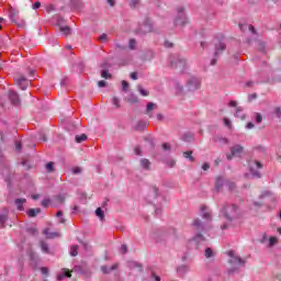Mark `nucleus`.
Wrapping results in <instances>:
<instances>
[{"label": "nucleus", "instance_id": "obj_35", "mask_svg": "<svg viewBox=\"0 0 281 281\" xmlns=\"http://www.w3.org/2000/svg\"><path fill=\"white\" fill-rule=\"evenodd\" d=\"M128 48L132 50L137 49V41L135 38H131L128 42Z\"/></svg>", "mask_w": 281, "mask_h": 281}, {"label": "nucleus", "instance_id": "obj_3", "mask_svg": "<svg viewBox=\"0 0 281 281\" xmlns=\"http://www.w3.org/2000/svg\"><path fill=\"white\" fill-rule=\"evenodd\" d=\"M169 65L172 69H179L180 72L186 71V58L177 53L169 56Z\"/></svg>", "mask_w": 281, "mask_h": 281}, {"label": "nucleus", "instance_id": "obj_4", "mask_svg": "<svg viewBox=\"0 0 281 281\" xmlns=\"http://www.w3.org/2000/svg\"><path fill=\"white\" fill-rule=\"evenodd\" d=\"M153 30V20H150V18H146L143 23L138 24L137 29L135 30V34H137V36H146V34H150Z\"/></svg>", "mask_w": 281, "mask_h": 281}, {"label": "nucleus", "instance_id": "obj_23", "mask_svg": "<svg viewBox=\"0 0 281 281\" xmlns=\"http://www.w3.org/2000/svg\"><path fill=\"white\" fill-rule=\"evenodd\" d=\"M213 140L216 144H220V146H226V144H229V140L223 136H214Z\"/></svg>", "mask_w": 281, "mask_h": 281}, {"label": "nucleus", "instance_id": "obj_30", "mask_svg": "<svg viewBox=\"0 0 281 281\" xmlns=\"http://www.w3.org/2000/svg\"><path fill=\"white\" fill-rule=\"evenodd\" d=\"M225 184V180L222 177H218L215 182L216 192H221V188Z\"/></svg>", "mask_w": 281, "mask_h": 281}, {"label": "nucleus", "instance_id": "obj_27", "mask_svg": "<svg viewBox=\"0 0 281 281\" xmlns=\"http://www.w3.org/2000/svg\"><path fill=\"white\" fill-rule=\"evenodd\" d=\"M139 164H140V168H143V170H150V160H148L147 158H142L139 160Z\"/></svg>", "mask_w": 281, "mask_h": 281}, {"label": "nucleus", "instance_id": "obj_1", "mask_svg": "<svg viewBox=\"0 0 281 281\" xmlns=\"http://www.w3.org/2000/svg\"><path fill=\"white\" fill-rule=\"evenodd\" d=\"M201 216L206 222H202L201 220L195 218L192 223V226L198 232H207V229H210V223H212V212H210L207 206L205 205L201 206Z\"/></svg>", "mask_w": 281, "mask_h": 281}, {"label": "nucleus", "instance_id": "obj_14", "mask_svg": "<svg viewBox=\"0 0 281 281\" xmlns=\"http://www.w3.org/2000/svg\"><path fill=\"white\" fill-rule=\"evenodd\" d=\"M15 85H18V87L22 89V91H25V89H27V86L30 85V81L25 77H20L15 79Z\"/></svg>", "mask_w": 281, "mask_h": 281}, {"label": "nucleus", "instance_id": "obj_53", "mask_svg": "<svg viewBox=\"0 0 281 281\" xmlns=\"http://www.w3.org/2000/svg\"><path fill=\"white\" fill-rule=\"evenodd\" d=\"M276 243H278V238L277 237H270L269 238V247H273V245H276Z\"/></svg>", "mask_w": 281, "mask_h": 281}, {"label": "nucleus", "instance_id": "obj_13", "mask_svg": "<svg viewBox=\"0 0 281 281\" xmlns=\"http://www.w3.org/2000/svg\"><path fill=\"white\" fill-rule=\"evenodd\" d=\"M8 214H10V210H8V207H4L2 210V214H0V227L2 229L5 228V222L10 218Z\"/></svg>", "mask_w": 281, "mask_h": 281}, {"label": "nucleus", "instance_id": "obj_26", "mask_svg": "<svg viewBox=\"0 0 281 281\" xmlns=\"http://www.w3.org/2000/svg\"><path fill=\"white\" fill-rule=\"evenodd\" d=\"M65 278H71V272H69V270H67V269H63V272L57 274L58 281H63V280H65Z\"/></svg>", "mask_w": 281, "mask_h": 281}, {"label": "nucleus", "instance_id": "obj_60", "mask_svg": "<svg viewBox=\"0 0 281 281\" xmlns=\"http://www.w3.org/2000/svg\"><path fill=\"white\" fill-rule=\"evenodd\" d=\"M106 38H108V35H106L105 33H103V34H101V35L99 36V41H100L101 43H104V41H106Z\"/></svg>", "mask_w": 281, "mask_h": 281}, {"label": "nucleus", "instance_id": "obj_47", "mask_svg": "<svg viewBox=\"0 0 281 281\" xmlns=\"http://www.w3.org/2000/svg\"><path fill=\"white\" fill-rule=\"evenodd\" d=\"M112 104L116 108L120 109V99L117 97H113L112 99Z\"/></svg>", "mask_w": 281, "mask_h": 281}, {"label": "nucleus", "instance_id": "obj_36", "mask_svg": "<svg viewBox=\"0 0 281 281\" xmlns=\"http://www.w3.org/2000/svg\"><path fill=\"white\" fill-rule=\"evenodd\" d=\"M75 139H76L77 144H82V142H87V136H86V134L77 135L75 137Z\"/></svg>", "mask_w": 281, "mask_h": 281}, {"label": "nucleus", "instance_id": "obj_45", "mask_svg": "<svg viewBox=\"0 0 281 281\" xmlns=\"http://www.w3.org/2000/svg\"><path fill=\"white\" fill-rule=\"evenodd\" d=\"M183 157H184L186 159H189V160H191V161H194V157H192V151H184V153H183Z\"/></svg>", "mask_w": 281, "mask_h": 281}, {"label": "nucleus", "instance_id": "obj_28", "mask_svg": "<svg viewBox=\"0 0 281 281\" xmlns=\"http://www.w3.org/2000/svg\"><path fill=\"white\" fill-rule=\"evenodd\" d=\"M147 125L148 123L146 121H138L135 125V131H138V132L146 131Z\"/></svg>", "mask_w": 281, "mask_h": 281}, {"label": "nucleus", "instance_id": "obj_55", "mask_svg": "<svg viewBox=\"0 0 281 281\" xmlns=\"http://www.w3.org/2000/svg\"><path fill=\"white\" fill-rule=\"evenodd\" d=\"M80 172H82V168H80V167L72 168V173L74 175H80Z\"/></svg>", "mask_w": 281, "mask_h": 281}, {"label": "nucleus", "instance_id": "obj_17", "mask_svg": "<svg viewBox=\"0 0 281 281\" xmlns=\"http://www.w3.org/2000/svg\"><path fill=\"white\" fill-rule=\"evenodd\" d=\"M70 8L72 10H76L77 12H80V10H82V8H83L82 0L70 1Z\"/></svg>", "mask_w": 281, "mask_h": 281}, {"label": "nucleus", "instance_id": "obj_48", "mask_svg": "<svg viewBox=\"0 0 281 281\" xmlns=\"http://www.w3.org/2000/svg\"><path fill=\"white\" fill-rule=\"evenodd\" d=\"M49 203H52V200H49V198H45V199L42 201V206H43V207H49Z\"/></svg>", "mask_w": 281, "mask_h": 281}, {"label": "nucleus", "instance_id": "obj_52", "mask_svg": "<svg viewBox=\"0 0 281 281\" xmlns=\"http://www.w3.org/2000/svg\"><path fill=\"white\" fill-rule=\"evenodd\" d=\"M46 170L47 172H54V162L46 164Z\"/></svg>", "mask_w": 281, "mask_h": 281}, {"label": "nucleus", "instance_id": "obj_38", "mask_svg": "<svg viewBox=\"0 0 281 281\" xmlns=\"http://www.w3.org/2000/svg\"><path fill=\"white\" fill-rule=\"evenodd\" d=\"M95 216H98L101 221H104V211H102V209L98 207L95 210Z\"/></svg>", "mask_w": 281, "mask_h": 281}, {"label": "nucleus", "instance_id": "obj_11", "mask_svg": "<svg viewBox=\"0 0 281 281\" xmlns=\"http://www.w3.org/2000/svg\"><path fill=\"white\" fill-rule=\"evenodd\" d=\"M160 193H159V188L157 187H151L149 194L147 195V201L148 203H157V199H159Z\"/></svg>", "mask_w": 281, "mask_h": 281}, {"label": "nucleus", "instance_id": "obj_44", "mask_svg": "<svg viewBox=\"0 0 281 281\" xmlns=\"http://www.w3.org/2000/svg\"><path fill=\"white\" fill-rule=\"evenodd\" d=\"M182 140L183 142H192V134H190V133L183 134Z\"/></svg>", "mask_w": 281, "mask_h": 281}, {"label": "nucleus", "instance_id": "obj_50", "mask_svg": "<svg viewBox=\"0 0 281 281\" xmlns=\"http://www.w3.org/2000/svg\"><path fill=\"white\" fill-rule=\"evenodd\" d=\"M130 7L131 8H139V0H131Z\"/></svg>", "mask_w": 281, "mask_h": 281}, {"label": "nucleus", "instance_id": "obj_41", "mask_svg": "<svg viewBox=\"0 0 281 281\" xmlns=\"http://www.w3.org/2000/svg\"><path fill=\"white\" fill-rule=\"evenodd\" d=\"M70 256H72V257L78 256V245L70 247Z\"/></svg>", "mask_w": 281, "mask_h": 281}, {"label": "nucleus", "instance_id": "obj_64", "mask_svg": "<svg viewBox=\"0 0 281 281\" xmlns=\"http://www.w3.org/2000/svg\"><path fill=\"white\" fill-rule=\"evenodd\" d=\"M274 113L278 117H281V109L280 108H276L274 109Z\"/></svg>", "mask_w": 281, "mask_h": 281}, {"label": "nucleus", "instance_id": "obj_57", "mask_svg": "<svg viewBox=\"0 0 281 281\" xmlns=\"http://www.w3.org/2000/svg\"><path fill=\"white\" fill-rule=\"evenodd\" d=\"M224 124H225V126H227V128H232V121H229V119L225 117Z\"/></svg>", "mask_w": 281, "mask_h": 281}, {"label": "nucleus", "instance_id": "obj_10", "mask_svg": "<svg viewBox=\"0 0 281 281\" xmlns=\"http://www.w3.org/2000/svg\"><path fill=\"white\" fill-rule=\"evenodd\" d=\"M226 48L227 46L223 42L215 44V52H214L215 58L211 60L212 66L216 65V61H217L216 58H218V56H221V54H223V52H225Z\"/></svg>", "mask_w": 281, "mask_h": 281}, {"label": "nucleus", "instance_id": "obj_61", "mask_svg": "<svg viewBox=\"0 0 281 281\" xmlns=\"http://www.w3.org/2000/svg\"><path fill=\"white\" fill-rule=\"evenodd\" d=\"M98 87H100V88L106 87V81L100 80V81L98 82Z\"/></svg>", "mask_w": 281, "mask_h": 281}, {"label": "nucleus", "instance_id": "obj_31", "mask_svg": "<svg viewBox=\"0 0 281 281\" xmlns=\"http://www.w3.org/2000/svg\"><path fill=\"white\" fill-rule=\"evenodd\" d=\"M239 29L241 32H245V30L248 29L251 34H256V29L254 27V25L239 24Z\"/></svg>", "mask_w": 281, "mask_h": 281}, {"label": "nucleus", "instance_id": "obj_39", "mask_svg": "<svg viewBox=\"0 0 281 281\" xmlns=\"http://www.w3.org/2000/svg\"><path fill=\"white\" fill-rule=\"evenodd\" d=\"M27 234H30L31 236H37L38 235V229L34 228V227H29L26 228Z\"/></svg>", "mask_w": 281, "mask_h": 281}, {"label": "nucleus", "instance_id": "obj_6", "mask_svg": "<svg viewBox=\"0 0 281 281\" xmlns=\"http://www.w3.org/2000/svg\"><path fill=\"white\" fill-rule=\"evenodd\" d=\"M190 21L188 20V15L186 14V8L178 7L177 14L173 19V25L183 27V25H188Z\"/></svg>", "mask_w": 281, "mask_h": 281}, {"label": "nucleus", "instance_id": "obj_19", "mask_svg": "<svg viewBox=\"0 0 281 281\" xmlns=\"http://www.w3.org/2000/svg\"><path fill=\"white\" fill-rule=\"evenodd\" d=\"M157 109V104L153 102H148L145 111V115H148V117H153V110Z\"/></svg>", "mask_w": 281, "mask_h": 281}, {"label": "nucleus", "instance_id": "obj_49", "mask_svg": "<svg viewBox=\"0 0 281 281\" xmlns=\"http://www.w3.org/2000/svg\"><path fill=\"white\" fill-rule=\"evenodd\" d=\"M131 267H134L135 269H138V271H142V265L137 261H133L130 263Z\"/></svg>", "mask_w": 281, "mask_h": 281}, {"label": "nucleus", "instance_id": "obj_46", "mask_svg": "<svg viewBox=\"0 0 281 281\" xmlns=\"http://www.w3.org/2000/svg\"><path fill=\"white\" fill-rule=\"evenodd\" d=\"M102 78H105V80H109L111 78V74H109V70L104 69L101 71Z\"/></svg>", "mask_w": 281, "mask_h": 281}, {"label": "nucleus", "instance_id": "obj_63", "mask_svg": "<svg viewBox=\"0 0 281 281\" xmlns=\"http://www.w3.org/2000/svg\"><path fill=\"white\" fill-rule=\"evenodd\" d=\"M162 150H170V144L164 143L162 144Z\"/></svg>", "mask_w": 281, "mask_h": 281}, {"label": "nucleus", "instance_id": "obj_58", "mask_svg": "<svg viewBox=\"0 0 281 281\" xmlns=\"http://www.w3.org/2000/svg\"><path fill=\"white\" fill-rule=\"evenodd\" d=\"M41 271H42L43 276H49V269H47V267H42Z\"/></svg>", "mask_w": 281, "mask_h": 281}, {"label": "nucleus", "instance_id": "obj_62", "mask_svg": "<svg viewBox=\"0 0 281 281\" xmlns=\"http://www.w3.org/2000/svg\"><path fill=\"white\" fill-rule=\"evenodd\" d=\"M155 215L161 216V207H155Z\"/></svg>", "mask_w": 281, "mask_h": 281}, {"label": "nucleus", "instance_id": "obj_54", "mask_svg": "<svg viewBox=\"0 0 281 281\" xmlns=\"http://www.w3.org/2000/svg\"><path fill=\"white\" fill-rule=\"evenodd\" d=\"M56 216L57 218H60L59 223H65V218L63 217V211H57Z\"/></svg>", "mask_w": 281, "mask_h": 281}, {"label": "nucleus", "instance_id": "obj_22", "mask_svg": "<svg viewBox=\"0 0 281 281\" xmlns=\"http://www.w3.org/2000/svg\"><path fill=\"white\" fill-rule=\"evenodd\" d=\"M58 32L61 34V36H69L71 34V27L68 25L59 26Z\"/></svg>", "mask_w": 281, "mask_h": 281}, {"label": "nucleus", "instance_id": "obj_33", "mask_svg": "<svg viewBox=\"0 0 281 281\" xmlns=\"http://www.w3.org/2000/svg\"><path fill=\"white\" fill-rule=\"evenodd\" d=\"M191 240L199 245V243H203V240H205V237H203V234L198 233Z\"/></svg>", "mask_w": 281, "mask_h": 281}, {"label": "nucleus", "instance_id": "obj_24", "mask_svg": "<svg viewBox=\"0 0 281 281\" xmlns=\"http://www.w3.org/2000/svg\"><path fill=\"white\" fill-rule=\"evenodd\" d=\"M72 271H75V273H79V276H87V269L85 266L76 265L72 268Z\"/></svg>", "mask_w": 281, "mask_h": 281}, {"label": "nucleus", "instance_id": "obj_37", "mask_svg": "<svg viewBox=\"0 0 281 281\" xmlns=\"http://www.w3.org/2000/svg\"><path fill=\"white\" fill-rule=\"evenodd\" d=\"M41 249L44 254H49V246L45 241H41Z\"/></svg>", "mask_w": 281, "mask_h": 281}, {"label": "nucleus", "instance_id": "obj_21", "mask_svg": "<svg viewBox=\"0 0 281 281\" xmlns=\"http://www.w3.org/2000/svg\"><path fill=\"white\" fill-rule=\"evenodd\" d=\"M26 214L30 218H36V216H38V214H41V207H36V209H29L26 211Z\"/></svg>", "mask_w": 281, "mask_h": 281}, {"label": "nucleus", "instance_id": "obj_56", "mask_svg": "<svg viewBox=\"0 0 281 281\" xmlns=\"http://www.w3.org/2000/svg\"><path fill=\"white\" fill-rule=\"evenodd\" d=\"M46 12H56V7L54 4H49L47 8H46Z\"/></svg>", "mask_w": 281, "mask_h": 281}, {"label": "nucleus", "instance_id": "obj_9", "mask_svg": "<svg viewBox=\"0 0 281 281\" xmlns=\"http://www.w3.org/2000/svg\"><path fill=\"white\" fill-rule=\"evenodd\" d=\"M243 150H245V148L240 145H235L231 147V154L226 155L227 160L232 161L234 157H240L243 155Z\"/></svg>", "mask_w": 281, "mask_h": 281}, {"label": "nucleus", "instance_id": "obj_34", "mask_svg": "<svg viewBox=\"0 0 281 281\" xmlns=\"http://www.w3.org/2000/svg\"><path fill=\"white\" fill-rule=\"evenodd\" d=\"M175 89H176L178 95L183 93V85H181L179 81L175 82Z\"/></svg>", "mask_w": 281, "mask_h": 281}, {"label": "nucleus", "instance_id": "obj_8", "mask_svg": "<svg viewBox=\"0 0 281 281\" xmlns=\"http://www.w3.org/2000/svg\"><path fill=\"white\" fill-rule=\"evenodd\" d=\"M187 91H199V89H201V78L199 77H191L188 81H187Z\"/></svg>", "mask_w": 281, "mask_h": 281}, {"label": "nucleus", "instance_id": "obj_51", "mask_svg": "<svg viewBox=\"0 0 281 281\" xmlns=\"http://www.w3.org/2000/svg\"><path fill=\"white\" fill-rule=\"evenodd\" d=\"M255 121L257 122V124H260V122H262V114L255 113Z\"/></svg>", "mask_w": 281, "mask_h": 281}, {"label": "nucleus", "instance_id": "obj_59", "mask_svg": "<svg viewBox=\"0 0 281 281\" xmlns=\"http://www.w3.org/2000/svg\"><path fill=\"white\" fill-rule=\"evenodd\" d=\"M122 89H123V91H127L128 90V83H127L126 80L122 81Z\"/></svg>", "mask_w": 281, "mask_h": 281}, {"label": "nucleus", "instance_id": "obj_40", "mask_svg": "<svg viewBox=\"0 0 281 281\" xmlns=\"http://www.w3.org/2000/svg\"><path fill=\"white\" fill-rule=\"evenodd\" d=\"M243 113V108H237L235 112V117H240V120H245V116L241 114Z\"/></svg>", "mask_w": 281, "mask_h": 281}, {"label": "nucleus", "instance_id": "obj_20", "mask_svg": "<svg viewBox=\"0 0 281 281\" xmlns=\"http://www.w3.org/2000/svg\"><path fill=\"white\" fill-rule=\"evenodd\" d=\"M188 271H190V268L186 265H181L177 268V273L180 278H183Z\"/></svg>", "mask_w": 281, "mask_h": 281}, {"label": "nucleus", "instance_id": "obj_32", "mask_svg": "<svg viewBox=\"0 0 281 281\" xmlns=\"http://www.w3.org/2000/svg\"><path fill=\"white\" fill-rule=\"evenodd\" d=\"M29 258H30L31 262H33V265L38 263V256L36 255V252L30 251L29 252Z\"/></svg>", "mask_w": 281, "mask_h": 281}, {"label": "nucleus", "instance_id": "obj_18", "mask_svg": "<svg viewBox=\"0 0 281 281\" xmlns=\"http://www.w3.org/2000/svg\"><path fill=\"white\" fill-rule=\"evenodd\" d=\"M53 21H54V25L58 29L65 25V18H63L61 15H55L53 18Z\"/></svg>", "mask_w": 281, "mask_h": 281}, {"label": "nucleus", "instance_id": "obj_16", "mask_svg": "<svg viewBox=\"0 0 281 281\" xmlns=\"http://www.w3.org/2000/svg\"><path fill=\"white\" fill-rule=\"evenodd\" d=\"M14 203H15L16 210L19 212H25V206H23V205H25V203H27V200H25L23 198L22 199H15Z\"/></svg>", "mask_w": 281, "mask_h": 281}, {"label": "nucleus", "instance_id": "obj_7", "mask_svg": "<svg viewBox=\"0 0 281 281\" xmlns=\"http://www.w3.org/2000/svg\"><path fill=\"white\" fill-rule=\"evenodd\" d=\"M248 168L250 170V173L252 175L254 179H260L262 175L260 173V168H262V164L258 160H249L248 161Z\"/></svg>", "mask_w": 281, "mask_h": 281}, {"label": "nucleus", "instance_id": "obj_29", "mask_svg": "<svg viewBox=\"0 0 281 281\" xmlns=\"http://www.w3.org/2000/svg\"><path fill=\"white\" fill-rule=\"evenodd\" d=\"M126 100L131 104H137V102H139V99L135 95V93H128Z\"/></svg>", "mask_w": 281, "mask_h": 281}, {"label": "nucleus", "instance_id": "obj_2", "mask_svg": "<svg viewBox=\"0 0 281 281\" xmlns=\"http://www.w3.org/2000/svg\"><path fill=\"white\" fill-rule=\"evenodd\" d=\"M221 215L228 221V223H232V221H236V218H239L240 211L236 206V204H226L221 210Z\"/></svg>", "mask_w": 281, "mask_h": 281}, {"label": "nucleus", "instance_id": "obj_5", "mask_svg": "<svg viewBox=\"0 0 281 281\" xmlns=\"http://www.w3.org/2000/svg\"><path fill=\"white\" fill-rule=\"evenodd\" d=\"M229 256V265H232L233 268L228 269V276H234L240 267H245V260H243L240 257L234 256V251L228 252Z\"/></svg>", "mask_w": 281, "mask_h": 281}, {"label": "nucleus", "instance_id": "obj_43", "mask_svg": "<svg viewBox=\"0 0 281 281\" xmlns=\"http://www.w3.org/2000/svg\"><path fill=\"white\" fill-rule=\"evenodd\" d=\"M214 257V251L212 248H206L205 249V258H213Z\"/></svg>", "mask_w": 281, "mask_h": 281}, {"label": "nucleus", "instance_id": "obj_42", "mask_svg": "<svg viewBox=\"0 0 281 281\" xmlns=\"http://www.w3.org/2000/svg\"><path fill=\"white\" fill-rule=\"evenodd\" d=\"M137 89H138V92L140 93V95H143V97H147L149 94V92L146 89H144V87H142V86H138Z\"/></svg>", "mask_w": 281, "mask_h": 281}, {"label": "nucleus", "instance_id": "obj_15", "mask_svg": "<svg viewBox=\"0 0 281 281\" xmlns=\"http://www.w3.org/2000/svg\"><path fill=\"white\" fill-rule=\"evenodd\" d=\"M9 19H10L11 23H18L19 11L16 9L10 8L9 9Z\"/></svg>", "mask_w": 281, "mask_h": 281}, {"label": "nucleus", "instance_id": "obj_25", "mask_svg": "<svg viewBox=\"0 0 281 281\" xmlns=\"http://www.w3.org/2000/svg\"><path fill=\"white\" fill-rule=\"evenodd\" d=\"M115 269H117V263H114L112 267L101 266V271H102V273H104L105 276H108L109 273H111V271H115Z\"/></svg>", "mask_w": 281, "mask_h": 281}, {"label": "nucleus", "instance_id": "obj_12", "mask_svg": "<svg viewBox=\"0 0 281 281\" xmlns=\"http://www.w3.org/2000/svg\"><path fill=\"white\" fill-rule=\"evenodd\" d=\"M9 100L14 106H19V104H21V98L19 97V93H16V91L14 90L9 91Z\"/></svg>", "mask_w": 281, "mask_h": 281}]
</instances>
